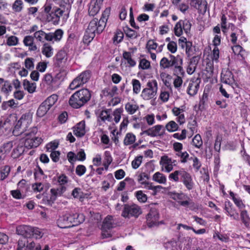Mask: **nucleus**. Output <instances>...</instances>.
<instances>
[{"label":"nucleus","instance_id":"3","mask_svg":"<svg viewBox=\"0 0 250 250\" xmlns=\"http://www.w3.org/2000/svg\"><path fill=\"white\" fill-rule=\"evenodd\" d=\"M37 130L36 127L32 128L25 133L24 139L20 140L21 142H23V144L26 148L31 149L36 147L42 143V139L36 136Z\"/></svg>","mask_w":250,"mask_h":250},{"label":"nucleus","instance_id":"13","mask_svg":"<svg viewBox=\"0 0 250 250\" xmlns=\"http://www.w3.org/2000/svg\"><path fill=\"white\" fill-rule=\"evenodd\" d=\"M224 209L226 214L233 220H239V213L229 201L225 202Z\"/></svg>","mask_w":250,"mask_h":250},{"label":"nucleus","instance_id":"27","mask_svg":"<svg viewBox=\"0 0 250 250\" xmlns=\"http://www.w3.org/2000/svg\"><path fill=\"white\" fill-rule=\"evenodd\" d=\"M136 140V136L132 133H127L125 135L124 140V144L125 146L132 145L130 148H134L137 146V144L134 145V142Z\"/></svg>","mask_w":250,"mask_h":250},{"label":"nucleus","instance_id":"42","mask_svg":"<svg viewBox=\"0 0 250 250\" xmlns=\"http://www.w3.org/2000/svg\"><path fill=\"white\" fill-rule=\"evenodd\" d=\"M46 21L49 22H51L54 25H58L60 23L59 18L54 10L46 15Z\"/></svg>","mask_w":250,"mask_h":250},{"label":"nucleus","instance_id":"8","mask_svg":"<svg viewBox=\"0 0 250 250\" xmlns=\"http://www.w3.org/2000/svg\"><path fill=\"white\" fill-rule=\"evenodd\" d=\"M71 5L70 3H62L60 7L55 9L54 10L60 21L61 19L63 22H65L69 16Z\"/></svg>","mask_w":250,"mask_h":250},{"label":"nucleus","instance_id":"32","mask_svg":"<svg viewBox=\"0 0 250 250\" xmlns=\"http://www.w3.org/2000/svg\"><path fill=\"white\" fill-rule=\"evenodd\" d=\"M229 194L235 205L239 209H243L245 208V205L243 202V201L241 198L237 194H235L231 191L229 192Z\"/></svg>","mask_w":250,"mask_h":250},{"label":"nucleus","instance_id":"5","mask_svg":"<svg viewBox=\"0 0 250 250\" xmlns=\"http://www.w3.org/2000/svg\"><path fill=\"white\" fill-rule=\"evenodd\" d=\"M32 122V117L29 113H25L22 115L20 119L16 123L13 130V134L18 136L26 131L27 128Z\"/></svg>","mask_w":250,"mask_h":250},{"label":"nucleus","instance_id":"19","mask_svg":"<svg viewBox=\"0 0 250 250\" xmlns=\"http://www.w3.org/2000/svg\"><path fill=\"white\" fill-rule=\"evenodd\" d=\"M0 92L4 95H9L12 91V83L8 81L0 78Z\"/></svg>","mask_w":250,"mask_h":250},{"label":"nucleus","instance_id":"17","mask_svg":"<svg viewBox=\"0 0 250 250\" xmlns=\"http://www.w3.org/2000/svg\"><path fill=\"white\" fill-rule=\"evenodd\" d=\"M159 217V213L157 210L155 208H151L146 217L148 225L150 227L156 225Z\"/></svg>","mask_w":250,"mask_h":250},{"label":"nucleus","instance_id":"58","mask_svg":"<svg viewBox=\"0 0 250 250\" xmlns=\"http://www.w3.org/2000/svg\"><path fill=\"white\" fill-rule=\"evenodd\" d=\"M192 143L195 147L199 148L203 145L201 136L199 134H196L192 139Z\"/></svg>","mask_w":250,"mask_h":250},{"label":"nucleus","instance_id":"16","mask_svg":"<svg viewBox=\"0 0 250 250\" xmlns=\"http://www.w3.org/2000/svg\"><path fill=\"white\" fill-rule=\"evenodd\" d=\"M103 0H91L89 3L88 13L90 16L96 15L100 11Z\"/></svg>","mask_w":250,"mask_h":250},{"label":"nucleus","instance_id":"30","mask_svg":"<svg viewBox=\"0 0 250 250\" xmlns=\"http://www.w3.org/2000/svg\"><path fill=\"white\" fill-rule=\"evenodd\" d=\"M74 134L78 137H82L85 133V122L83 121L77 124L73 130Z\"/></svg>","mask_w":250,"mask_h":250},{"label":"nucleus","instance_id":"39","mask_svg":"<svg viewBox=\"0 0 250 250\" xmlns=\"http://www.w3.org/2000/svg\"><path fill=\"white\" fill-rule=\"evenodd\" d=\"M66 190L65 188L62 187L60 188H51L50 192L51 194L50 199L54 201L56 199L58 196H60Z\"/></svg>","mask_w":250,"mask_h":250},{"label":"nucleus","instance_id":"24","mask_svg":"<svg viewBox=\"0 0 250 250\" xmlns=\"http://www.w3.org/2000/svg\"><path fill=\"white\" fill-rule=\"evenodd\" d=\"M31 226L20 225L17 227L16 231L18 234L22 235L27 238H30V232Z\"/></svg>","mask_w":250,"mask_h":250},{"label":"nucleus","instance_id":"48","mask_svg":"<svg viewBox=\"0 0 250 250\" xmlns=\"http://www.w3.org/2000/svg\"><path fill=\"white\" fill-rule=\"evenodd\" d=\"M113 227V217L107 216L104 220L102 228L104 230L105 229H110Z\"/></svg>","mask_w":250,"mask_h":250},{"label":"nucleus","instance_id":"38","mask_svg":"<svg viewBox=\"0 0 250 250\" xmlns=\"http://www.w3.org/2000/svg\"><path fill=\"white\" fill-rule=\"evenodd\" d=\"M165 248L168 250H181L179 243L176 241H171L164 244Z\"/></svg>","mask_w":250,"mask_h":250},{"label":"nucleus","instance_id":"37","mask_svg":"<svg viewBox=\"0 0 250 250\" xmlns=\"http://www.w3.org/2000/svg\"><path fill=\"white\" fill-rule=\"evenodd\" d=\"M185 171L183 169L175 170L169 175L168 179L170 181L178 182L179 181V176H181L182 178L184 172H185Z\"/></svg>","mask_w":250,"mask_h":250},{"label":"nucleus","instance_id":"11","mask_svg":"<svg viewBox=\"0 0 250 250\" xmlns=\"http://www.w3.org/2000/svg\"><path fill=\"white\" fill-rule=\"evenodd\" d=\"M172 199L182 206L191 207L193 206V203L189 198L183 193H175L173 194Z\"/></svg>","mask_w":250,"mask_h":250},{"label":"nucleus","instance_id":"9","mask_svg":"<svg viewBox=\"0 0 250 250\" xmlns=\"http://www.w3.org/2000/svg\"><path fill=\"white\" fill-rule=\"evenodd\" d=\"M90 77V72L85 71L81 73L78 77L75 78L69 85V88L74 90L83 84L87 83Z\"/></svg>","mask_w":250,"mask_h":250},{"label":"nucleus","instance_id":"40","mask_svg":"<svg viewBox=\"0 0 250 250\" xmlns=\"http://www.w3.org/2000/svg\"><path fill=\"white\" fill-rule=\"evenodd\" d=\"M99 117L102 121L104 122H111L113 121L112 116L110 114V110H104L101 111Z\"/></svg>","mask_w":250,"mask_h":250},{"label":"nucleus","instance_id":"12","mask_svg":"<svg viewBox=\"0 0 250 250\" xmlns=\"http://www.w3.org/2000/svg\"><path fill=\"white\" fill-rule=\"evenodd\" d=\"M12 147L13 143L11 142L4 144L0 147V165L4 164L6 156Z\"/></svg>","mask_w":250,"mask_h":250},{"label":"nucleus","instance_id":"28","mask_svg":"<svg viewBox=\"0 0 250 250\" xmlns=\"http://www.w3.org/2000/svg\"><path fill=\"white\" fill-rule=\"evenodd\" d=\"M25 148V147L23 144V142L20 140L19 144L13 150L11 155L12 157L14 159L19 158L24 152Z\"/></svg>","mask_w":250,"mask_h":250},{"label":"nucleus","instance_id":"18","mask_svg":"<svg viewBox=\"0 0 250 250\" xmlns=\"http://www.w3.org/2000/svg\"><path fill=\"white\" fill-rule=\"evenodd\" d=\"M63 32L62 29H57L54 32L47 33V41L52 43L59 42L62 39Z\"/></svg>","mask_w":250,"mask_h":250},{"label":"nucleus","instance_id":"36","mask_svg":"<svg viewBox=\"0 0 250 250\" xmlns=\"http://www.w3.org/2000/svg\"><path fill=\"white\" fill-rule=\"evenodd\" d=\"M47 33L42 30H40L34 33L33 38L38 42H44L45 41H47Z\"/></svg>","mask_w":250,"mask_h":250},{"label":"nucleus","instance_id":"34","mask_svg":"<svg viewBox=\"0 0 250 250\" xmlns=\"http://www.w3.org/2000/svg\"><path fill=\"white\" fill-rule=\"evenodd\" d=\"M23 86L24 89L29 93H33L36 91V83L31 82L27 80H24L23 82Z\"/></svg>","mask_w":250,"mask_h":250},{"label":"nucleus","instance_id":"10","mask_svg":"<svg viewBox=\"0 0 250 250\" xmlns=\"http://www.w3.org/2000/svg\"><path fill=\"white\" fill-rule=\"evenodd\" d=\"M175 160H172L171 158L167 155L161 157L160 165L162 171L169 173L173 169V166L175 165Z\"/></svg>","mask_w":250,"mask_h":250},{"label":"nucleus","instance_id":"64","mask_svg":"<svg viewBox=\"0 0 250 250\" xmlns=\"http://www.w3.org/2000/svg\"><path fill=\"white\" fill-rule=\"evenodd\" d=\"M10 171V167L8 166H4L0 172V179L1 180L5 179L8 176Z\"/></svg>","mask_w":250,"mask_h":250},{"label":"nucleus","instance_id":"1","mask_svg":"<svg viewBox=\"0 0 250 250\" xmlns=\"http://www.w3.org/2000/svg\"><path fill=\"white\" fill-rule=\"evenodd\" d=\"M91 98V94L87 89H82L76 91L70 98L69 103L75 108H79L86 103Z\"/></svg>","mask_w":250,"mask_h":250},{"label":"nucleus","instance_id":"53","mask_svg":"<svg viewBox=\"0 0 250 250\" xmlns=\"http://www.w3.org/2000/svg\"><path fill=\"white\" fill-rule=\"evenodd\" d=\"M171 58V66H174V67L178 66L179 65H182L183 60L181 57L179 55L175 57L173 55H170Z\"/></svg>","mask_w":250,"mask_h":250},{"label":"nucleus","instance_id":"26","mask_svg":"<svg viewBox=\"0 0 250 250\" xmlns=\"http://www.w3.org/2000/svg\"><path fill=\"white\" fill-rule=\"evenodd\" d=\"M34 38L31 36H26L24 38L23 42L24 44L28 47L30 51H36L38 47L34 42Z\"/></svg>","mask_w":250,"mask_h":250},{"label":"nucleus","instance_id":"54","mask_svg":"<svg viewBox=\"0 0 250 250\" xmlns=\"http://www.w3.org/2000/svg\"><path fill=\"white\" fill-rule=\"evenodd\" d=\"M123 109L121 108H116L113 111L112 113V115L114 117L113 118V121L116 123L117 124L120 121L121 118V114L123 112Z\"/></svg>","mask_w":250,"mask_h":250},{"label":"nucleus","instance_id":"47","mask_svg":"<svg viewBox=\"0 0 250 250\" xmlns=\"http://www.w3.org/2000/svg\"><path fill=\"white\" fill-rule=\"evenodd\" d=\"M139 109L138 105L134 103H127L125 105V109L129 114H133Z\"/></svg>","mask_w":250,"mask_h":250},{"label":"nucleus","instance_id":"63","mask_svg":"<svg viewBox=\"0 0 250 250\" xmlns=\"http://www.w3.org/2000/svg\"><path fill=\"white\" fill-rule=\"evenodd\" d=\"M57 182L62 187L69 182L68 178L64 174H61L57 176Z\"/></svg>","mask_w":250,"mask_h":250},{"label":"nucleus","instance_id":"43","mask_svg":"<svg viewBox=\"0 0 250 250\" xmlns=\"http://www.w3.org/2000/svg\"><path fill=\"white\" fill-rule=\"evenodd\" d=\"M133 93L135 95L139 94L141 90V83L139 80L133 79L131 81Z\"/></svg>","mask_w":250,"mask_h":250},{"label":"nucleus","instance_id":"59","mask_svg":"<svg viewBox=\"0 0 250 250\" xmlns=\"http://www.w3.org/2000/svg\"><path fill=\"white\" fill-rule=\"evenodd\" d=\"M23 8V2L21 0H16L12 5L13 10L16 12H20Z\"/></svg>","mask_w":250,"mask_h":250},{"label":"nucleus","instance_id":"35","mask_svg":"<svg viewBox=\"0 0 250 250\" xmlns=\"http://www.w3.org/2000/svg\"><path fill=\"white\" fill-rule=\"evenodd\" d=\"M152 180L160 184H166L167 182L166 176L160 172H157L153 175Z\"/></svg>","mask_w":250,"mask_h":250},{"label":"nucleus","instance_id":"51","mask_svg":"<svg viewBox=\"0 0 250 250\" xmlns=\"http://www.w3.org/2000/svg\"><path fill=\"white\" fill-rule=\"evenodd\" d=\"M175 155L180 158L181 163H186L189 159V155L187 151H181L178 153H175Z\"/></svg>","mask_w":250,"mask_h":250},{"label":"nucleus","instance_id":"14","mask_svg":"<svg viewBox=\"0 0 250 250\" xmlns=\"http://www.w3.org/2000/svg\"><path fill=\"white\" fill-rule=\"evenodd\" d=\"M200 80L198 78L191 79L188 83L187 88L188 94L190 96H194L198 92L199 88Z\"/></svg>","mask_w":250,"mask_h":250},{"label":"nucleus","instance_id":"61","mask_svg":"<svg viewBox=\"0 0 250 250\" xmlns=\"http://www.w3.org/2000/svg\"><path fill=\"white\" fill-rule=\"evenodd\" d=\"M35 59L32 58H27L25 60L24 64L26 69L32 70L34 68Z\"/></svg>","mask_w":250,"mask_h":250},{"label":"nucleus","instance_id":"6","mask_svg":"<svg viewBox=\"0 0 250 250\" xmlns=\"http://www.w3.org/2000/svg\"><path fill=\"white\" fill-rule=\"evenodd\" d=\"M142 213V209L140 206L136 204H125L124 205L122 216L125 218L134 217L137 218Z\"/></svg>","mask_w":250,"mask_h":250},{"label":"nucleus","instance_id":"23","mask_svg":"<svg viewBox=\"0 0 250 250\" xmlns=\"http://www.w3.org/2000/svg\"><path fill=\"white\" fill-rule=\"evenodd\" d=\"M35 247L34 242H32L28 244L26 239L23 238L19 240L17 250H33Z\"/></svg>","mask_w":250,"mask_h":250},{"label":"nucleus","instance_id":"62","mask_svg":"<svg viewBox=\"0 0 250 250\" xmlns=\"http://www.w3.org/2000/svg\"><path fill=\"white\" fill-rule=\"evenodd\" d=\"M163 188V187L161 186L158 185L154 186H153L152 183H151L150 184L146 187V189L152 190V194L155 195Z\"/></svg>","mask_w":250,"mask_h":250},{"label":"nucleus","instance_id":"21","mask_svg":"<svg viewBox=\"0 0 250 250\" xmlns=\"http://www.w3.org/2000/svg\"><path fill=\"white\" fill-rule=\"evenodd\" d=\"M182 181L186 188L190 190L193 188L194 183L191 175L187 171L184 172L182 178Z\"/></svg>","mask_w":250,"mask_h":250},{"label":"nucleus","instance_id":"52","mask_svg":"<svg viewBox=\"0 0 250 250\" xmlns=\"http://www.w3.org/2000/svg\"><path fill=\"white\" fill-rule=\"evenodd\" d=\"M124 31L127 37L131 39H136L139 36L138 33L129 28L128 27H125L124 29Z\"/></svg>","mask_w":250,"mask_h":250},{"label":"nucleus","instance_id":"49","mask_svg":"<svg viewBox=\"0 0 250 250\" xmlns=\"http://www.w3.org/2000/svg\"><path fill=\"white\" fill-rule=\"evenodd\" d=\"M50 109V107L48 106L47 104H44L43 102L39 107L37 111V115L38 116L41 117L43 116Z\"/></svg>","mask_w":250,"mask_h":250},{"label":"nucleus","instance_id":"7","mask_svg":"<svg viewBox=\"0 0 250 250\" xmlns=\"http://www.w3.org/2000/svg\"><path fill=\"white\" fill-rule=\"evenodd\" d=\"M191 24L187 20H180L175 24L174 27V32L175 36L181 37L184 31L186 34H188L190 30Z\"/></svg>","mask_w":250,"mask_h":250},{"label":"nucleus","instance_id":"33","mask_svg":"<svg viewBox=\"0 0 250 250\" xmlns=\"http://www.w3.org/2000/svg\"><path fill=\"white\" fill-rule=\"evenodd\" d=\"M42 53L46 58H50L53 55V48L49 43H44L42 48Z\"/></svg>","mask_w":250,"mask_h":250},{"label":"nucleus","instance_id":"46","mask_svg":"<svg viewBox=\"0 0 250 250\" xmlns=\"http://www.w3.org/2000/svg\"><path fill=\"white\" fill-rule=\"evenodd\" d=\"M240 218L242 222L245 226L248 227L250 224V217L246 210H242L240 211Z\"/></svg>","mask_w":250,"mask_h":250},{"label":"nucleus","instance_id":"45","mask_svg":"<svg viewBox=\"0 0 250 250\" xmlns=\"http://www.w3.org/2000/svg\"><path fill=\"white\" fill-rule=\"evenodd\" d=\"M196 57H193L191 59L187 69V72L188 74L189 75H191L194 72L196 67Z\"/></svg>","mask_w":250,"mask_h":250},{"label":"nucleus","instance_id":"60","mask_svg":"<svg viewBox=\"0 0 250 250\" xmlns=\"http://www.w3.org/2000/svg\"><path fill=\"white\" fill-rule=\"evenodd\" d=\"M143 156H138L135 158V159L131 162V166L134 169L138 168L142 163Z\"/></svg>","mask_w":250,"mask_h":250},{"label":"nucleus","instance_id":"22","mask_svg":"<svg viewBox=\"0 0 250 250\" xmlns=\"http://www.w3.org/2000/svg\"><path fill=\"white\" fill-rule=\"evenodd\" d=\"M136 176L138 183L145 188H146V187L151 183L148 182L149 176L146 172H141Z\"/></svg>","mask_w":250,"mask_h":250},{"label":"nucleus","instance_id":"29","mask_svg":"<svg viewBox=\"0 0 250 250\" xmlns=\"http://www.w3.org/2000/svg\"><path fill=\"white\" fill-rule=\"evenodd\" d=\"M163 126L156 125L146 131V133L151 137H155L161 135L163 134L162 130Z\"/></svg>","mask_w":250,"mask_h":250},{"label":"nucleus","instance_id":"50","mask_svg":"<svg viewBox=\"0 0 250 250\" xmlns=\"http://www.w3.org/2000/svg\"><path fill=\"white\" fill-rule=\"evenodd\" d=\"M112 162V158L110 152L108 151H105L104 153V167L105 170H107L109 166Z\"/></svg>","mask_w":250,"mask_h":250},{"label":"nucleus","instance_id":"20","mask_svg":"<svg viewBox=\"0 0 250 250\" xmlns=\"http://www.w3.org/2000/svg\"><path fill=\"white\" fill-rule=\"evenodd\" d=\"M221 80L223 83L229 85L232 84L234 82L232 73L228 69H224L222 71Z\"/></svg>","mask_w":250,"mask_h":250},{"label":"nucleus","instance_id":"57","mask_svg":"<svg viewBox=\"0 0 250 250\" xmlns=\"http://www.w3.org/2000/svg\"><path fill=\"white\" fill-rule=\"evenodd\" d=\"M135 197L137 198L138 201L141 203H145L146 202L147 197L142 190H139L135 192Z\"/></svg>","mask_w":250,"mask_h":250},{"label":"nucleus","instance_id":"44","mask_svg":"<svg viewBox=\"0 0 250 250\" xmlns=\"http://www.w3.org/2000/svg\"><path fill=\"white\" fill-rule=\"evenodd\" d=\"M30 238L40 239L43 236V233L41 229L38 228L31 227L30 232Z\"/></svg>","mask_w":250,"mask_h":250},{"label":"nucleus","instance_id":"2","mask_svg":"<svg viewBox=\"0 0 250 250\" xmlns=\"http://www.w3.org/2000/svg\"><path fill=\"white\" fill-rule=\"evenodd\" d=\"M105 26V23L103 19L99 21L97 19H94L89 23L86 33L84 36V39L91 42L95 37L96 34L101 33Z\"/></svg>","mask_w":250,"mask_h":250},{"label":"nucleus","instance_id":"4","mask_svg":"<svg viewBox=\"0 0 250 250\" xmlns=\"http://www.w3.org/2000/svg\"><path fill=\"white\" fill-rule=\"evenodd\" d=\"M158 89V83L156 80L148 81L141 91L140 97L145 101L155 99L156 98Z\"/></svg>","mask_w":250,"mask_h":250},{"label":"nucleus","instance_id":"55","mask_svg":"<svg viewBox=\"0 0 250 250\" xmlns=\"http://www.w3.org/2000/svg\"><path fill=\"white\" fill-rule=\"evenodd\" d=\"M167 130L169 132H174L178 129L179 126L175 122L171 121L169 122L166 125Z\"/></svg>","mask_w":250,"mask_h":250},{"label":"nucleus","instance_id":"56","mask_svg":"<svg viewBox=\"0 0 250 250\" xmlns=\"http://www.w3.org/2000/svg\"><path fill=\"white\" fill-rule=\"evenodd\" d=\"M58 96L56 94H52L49 96L45 101L44 104H47L50 108L58 100Z\"/></svg>","mask_w":250,"mask_h":250},{"label":"nucleus","instance_id":"41","mask_svg":"<svg viewBox=\"0 0 250 250\" xmlns=\"http://www.w3.org/2000/svg\"><path fill=\"white\" fill-rule=\"evenodd\" d=\"M19 103L14 99L9 100L4 102L2 105V108L3 110H6L8 107L13 109H16L19 107Z\"/></svg>","mask_w":250,"mask_h":250},{"label":"nucleus","instance_id":"15","mask_svg":"<svg viewBox=\"0 0 250 250\" xmlns=\"http://www.w3.org/2000/svg\"><path fill=\"white\" fill-rule=\"evenodd\" d=\"M18 187L19 189L12 190L11 194L15 198L21 199L22 198L21 192H25L28 187L26 185V181L23 179L19 182Z\"/></svg>","mask_w":250,"mask_h":250},{"label":"nucleus","instance_id":"31","mask_svg":"<svg viewBox=\"0 0 250 250\" xmlns=\"http://www.w3.org/2000/svg\"><path fill=\"white\" fill-rule=\"evenodd\" d=\"M57 223L58 226L60 228L65 229L70 227L66 213L60 216L57 220Z\"/></svg>","mask_w":250,"mask_h":250},{"label":"nucleus","instance_id":"25","mask_svg":"<svg viewBox=\"0 0 250 250\" xmlns=\"http://www.w3.org/2000/svg\"><path fill=\"white\" fill-rule=\"evenodd\" d=\"M132 50V52L124 51L123 54V59L130 67H134L136 64V62L133 58L134 49Z\"/></svg>","mask_w":250,"mask_h":250}]
</instances>
